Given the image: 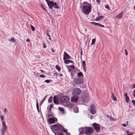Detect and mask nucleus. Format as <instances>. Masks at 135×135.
I'll return each instance as SVG.
<instances>
[{"mask_svg": "<svg viewBox=\"0 0 135 135\" xmlns=\"http://www.w3.org/2000/svg\"><path fill=\"white\" fill-rule=\"evenodd\" d=\"M124 95V96L126 97H128V95H127V94L126 93H125Z\"/></svg>", "mask_w": 135, "mask_h": 135, "instance_id": "5fc2aeb1", "label": "nucleus"}, {"mask_svg": "<svg viewBox=\"0 0 135 135\" xmlns=\"http://www.w3.org/2000/svg\"><path fill=\"white\" fill-rule=\"evenodd\" d=\"M92 126L95 130L96 131L97 133L100 131V126L99 124L94 123L92 124Z\"/></svg>", "mask_w": 135, "mask_h": 135, "instance_id": "0eeeda50", "label": "nucleus"}, {"mask_svg": "<svg viewBox=\"0 0 135 135\" xmlns=\"http://www.w3.org/2000/svg\"><path fill=\"white\" fill-rule=\"evenodd\" d=\"M123 11L121 12L119 14L117 15L116 16V17L117 18H121L123 15Z\"/></svg>", "mask_w": 135, "mask_h": 135, "instance_id": "4468645a", "label": "nucleus"}, {"mask_svg": "<svg viewBox=\"0 0 135 135\" xmlns=\"http://www.w3.org/2000/svg\"><path fill=\"white\" fill-rule=\"evenodd\" d=\"M30 39H27L26 40V41L28 42H30Z\"/></svg>", "mask_w": 135, "mask_h": 135, "instance_id": "052dcab7", "label": "nucleus"}, {"mask_svg": "<svg viewBox=\"0 0 135 135\" xmlns=\"http://www.w3.org/2000/svg\"><path fill=\"white\" fill-rule=\"evenodd\" d=\"M47 4L49 8L52 9L54 6V2L52 1H51L49 2Z\"/></svg>", "mask_w": 135, "mask_h": 135, "instance_id": "9d476101", "label": "nucleus"}, {"mask_svg": "<svg viewBox=\"0 0 135 135\" xmlns=\"http://www.w3.org/2000/svg\"><path fill=\"white\" fill-rule=\"evenodd\" d=\"M79 131L80 132V134H83L84 133V129L83 128H81L79 129Z\"/></svg>", "mask_w": 135, "mask_h": 135, "instance_id": "ddd939ff", "label": "nucleus"}, {"mask_svg": "<svg viewBox=\"0 0 135 135\" xmlns=\"http://www.w3.org/2000/svg\"><path fill=\"white\" fill-rule=\"evenodd\" d=\"M47 97V96H45L44 98L41 101V102L40 103V105H42V103L44 102V101H45V99H46V97Z\"/></svg>", "mask_w": 135, "mask_h": 135, "instance_id": "aec40b11", "label": "nucleus"}, {"mask_svg": "<svg viewBox=\"0 0 135 135\" xmlns=\"http://www.w3.org/2000/svg\"><path fill=\"white\" fill-rule=\"evenodd\" d=\"M53 106L52 104H51L50 105V110H51V108L53 107Z\"/></svg>", "mask_w": 135, "mask_h": 135, "instance_id": "79ce46f5", "label": "nucleus"}, {"mask_svg": "<svg viewBox=\"0 0 135 135\" xmlns=\"http://www.w3.org/2000/svg\"><path fill=\"white\" fill-rule=\"evenodd\" d=\"M92 6H84L83 7L82 12L85 15H88L91 12Z\"/></svg>", "mask_w": 135, "mask_h": 135, "instance_id": "7ed1b4c3", "label": "nucleus"}, {"mask_svg": "<svg viewBox=\"0 0 135 135\" xmlns=\"http://www.w3.org/2000/svg\"><path fill=\"white\" fill-rule=\"evenodd\" d=\"M99 17L100 19H103L104 18V16H99Z\"/></svg>", "mask_w": 135, "mask_h": 135, "instance_id": "8fccbe9b", "label": "nucleus"}, {"mask_svg": "<svg viewBox=\"0 0 135 135\" xmlns=\"http://www.w3.org/2000/svg\"><path fill=\"white\" fill-rule=\"evenodd\" d=\"M83 30H85V32H86V31H87L86 29L84 27L83 28Z\"/></svg>", "mask_w": 135, "mask_h": 135, "instance_id": "0e129e2a", "label": "nucleus"}, {"mask_svg": "<svg viewBox=\"0 0 135 135\" xmlns=\"http://www.w3.org/2000/svg\"><path fill=\"white\" fill-rule=\"evenodd\" d=\"M51 50H52V52H54L55 51H54V50H53V49H51Z\"/></svg>", "mask_w": 135, "mask_h": 135, "instance_id": "774afa93", "label": "nucleus"}, {"mask_svg": "<svg viewBox=\"0 0 135 135\" xmlns=\"http://www.w3.org/2000/svg\"><path fill=\"white\" fill-rule=\"evenodd\" d=\"M83 4H87V6H91V4L88 3L87 2H83Z\"/></svg>", "mask_w": 135, "mask_h": 135, "instance_id": "bb28decb", "label": "nucleus"}, {"mask_svg": "<svg viewBox=\"0 0 135 135\" xmlns=\"http://www.w3.org/2000/svg\"><path fill=\"white\" fill-rule=\"evenodd\" d=\"M96 19H97L96 21H98V20H99V19H100L99 17H97V18H96Z\"/></svg>", "mask_w": 135, "mask_h": 135, "instance_id": "680f3d73", "label": "nucleus"}, {"mask_svg": "<svg viewBox=\"0 0 135 135\" xmlns=\"http://www.w3.org/2000/svg\"><path fill=\"white\" fill-rule=\"evenodd\" d=\"M31 28L32 31H34L35 30V29L34 26H32L31 25Z\"/></svg>", "mask_w": 135, "mask_h": 135, "instance_id": "2f4dec72", "label": "nucleus"}, {"mask_svg": "<svg viewBox=\"0 0 135 135\" xmlns=\"http://www.w3.org/2000/svg\"><path fill=\"white\" fill-rule=\"evenodd\" d=\"M39 6L42 8L43 7H44V6L42 4H39Z\"/></svg>", "mask_w": 135, "mask_h": 135, "instance_id": "de8ad7c7", "label": "nucleus"}, {"mask_svg": "<svg viewBox=\"0 0 135 135\" xmlns=\"http://www.w3.org/2000/svg\"><path fill=\"white\" fill-rule=\"evenodd\" d=\"M2 125L3 126V128L7 129V127L4 121H2Z\"/></svg>", "mask_w": 135, "mask_h": 135, "instance_id": "f3484780", "label": "nucleus"}, {"mask_svg": "<svg viewBox=\"0 0 135 135\" xmlns=\"http://www.w3.org/2000/svg\"><path fill=\"white\" fill-rule=\"evenodd\" d=\"M69 99L68 96H64L60 98V102L62 103H67Z\"/></svg>", "mask_w": 135, "mask_h": 135, "instance_id": "423d86ee", "label": "nucleus"}, {"mask_svg": "<svg viewBox=\"0 0 135 135\" xmlns=\"http://www.w3.org/2000/svg\"><path fill=\"white\" fill-rule=\"evenodd\" d=\"M83 101L84 102L86 103L88 102L89 100V99L87 97L85 98V99H83Z\"/></svg>", "mask_w": 135, "mask_h": 135, "instance_id": "a211bd4d", "label": "nucleus"}, {"mask_svg": "<svg viewBox=\"0 0 135 135\" xmlns=\"http://www.w3.org/2000/svg\"><path fill=\"white\" fill-rule=\"evenodd\" d=\"M52 99L53 97H50L48 100L49 102V103L51 102L52 101Z\"/></svg>", "mask_w": 135, "mask_h": 135, "instance_id": "a878e982", "label": "nucleus"}, {"mask_svg": "<svg viewBox=\"0 0 135 135\" xmlns=\"http://www.w3.org/2000/svg\"><path fill=\"white\" fill-rule=\"evenodd\" d=\"M48 121L50 124L54 123L55 122V120L54 118H50L49 119Z\"/></svg>", "mask_w": 135, "mask_h": 135, "instance_id": "9b49d317", "label": "nucleus"}, {"mask_svg": "<svg viewBox=\"0 0 135 135\" xmlns=\"http://www.w3.org/2000/svg\"><path fill=\"white\" fill-rule=\"evenodd\" d=\"M51 80H46L45 81L47 83H49L50 82Z\"/></svg>", "mask_w": 135, "mask_h": 135, "instance_id": "37998d69", "label": "nucleus"}, {"mask_svg": "<svg viewBox=\"0 0 135 135\" xmlns=\"http://www.w3.org/2000/svg\"><path fill=\"white\" fill-rule=\"evenodd\" d=\"M86 129L85 132V134L87 135H89L91 134L93 132V129L91 127H87L86 128Z\"/></svg>", "mask_w": 135, "mask_h": 135, "instance_id": "39448f33", "label": "nucleus"}, {"mask_svg": "<svg viewBox=\"0 0 135 135\" xmlns=\"http://www.w3.org/2000/svg\"><path fill=\"white\" fill-rule=\"evenodd\" d=\"M96 39L95 38L93 39L92 40V42L91 43V45H93L94 44L95 41Z\"/></svg>", "mask_w": 135, "mask_h": 135, "instance_id": "c85d7f7f", "label": "nucleus"}, {"mask_svg": "<svg viewBox=\"0 0 135 135\" xmlns=\"http://www.w3.org/2000/svg\"><path fill=\"white\" fill-rule=\"evenodd\" d=\"M132 88H135V84H134L133 85Z\"/></svg>", "mask_w": 135, "mask_h": 135, "instance_id": "338daca9", "label": "nucleus"}, {"mask_svg": "<svg viewBox=\"0 0 135 135\" xmlns=\"http://www.w3.org/2000/svg\"><path fill=\"white\" fill-rule=\"evenodd\" d=\"M40 76L41 78H45V76L43 75H40Z\"/></svg>", "mask_w": 135, "mask_h": 135, "instance_id": "49530a36", "label": "nucleus"}, {"mask_svg": "<svg viewBox=\"0 0 135 135\" xmlns=\"http://www.w3.org/2000/svg\"><path fill=\"white\" fill-rule=\"evenodd\" d=\"M1 119L2 120V121H3V117L2 115H1L0 116Z\"/></svg>", "mask_w": 135, "mask_h": 135, "instance_id": "603ef678", "label": "nucleus"}, {"mask_svg": "<svg viewBox=\"0 0 135 135\" xmlns=\"http://www.w3.org/2000/svg\"><path fill=\"white\" fill-rule=\"evenodd\" d=\"M115 95L112 92L111 93V97H114Z\"/></svg>", "mask_w": 135, "mask_h": 135, "instance_id": "864d4df0", "label": "nucleus"}, {"mask_svg": "<svg viewBox=\"0 0 135 135\" xmlns=\"http://www.w3.org/2000/svg\"><path fill=\"white\" fill-rule=\"evenodd\" d=\"M34 74L35 76H38V75H39V74H38V73H37V72H35L34 73Z\"/></svg>", "mask_w": 135, "mask_h": 135, "instance_id": "4c0bfd02", "label": "nucleus"}, {"mask_svg": "<svg viewBox=\"0 0 135 135\" xmlns=\"http://www.w3.org/2000/svg\"><path fill=\"white\" fill-rule=\"evenodd\" d=\"M42 9H44V10H45V11L47 12V10L44 7H43Z\"/></svg>", "mask_w": 135, "mask_h": 135, "instance_id": "bf43d9fd", "label": "nucleus"}, {"mask_svg": "<svg viewBox=\"0 0 135 135\" xmlns=\"http://www.w3.org/2000/svg\"><path fill=\"white\" fill-rule=\"evenodd\" d=\"M53 101L56 104H58V99L56 96H54V97Z\"/></svg>", "mask_w": 135, "mask_h": 135, "instance_id": "2eb2a0df", "label": "nucleus"}, {"mask_svg": "<svg viewBox=\"0 0 135 135\" xmlns=\"http://www.w3.org/2000/svg\"><path fill=\"white\" fill-rule=\"evenodd\" d=\"M96 1L99 4L100 3V1L99 0H96Z\"/></svg>", "mask_w": 135, "mask_h": 135, "instance_id": "4d7b16f0", "label": "nucleus"}, {"mask_svg": "<svg viewBox=\"0 0 135 135\" xmlns=\"http://www.w3.org/2000/svg\"><path fill=\"white\" fill-rule=\"evenodd\" d=\"M49 31L48 30H47L46 31V32H47V36L49 37H50V35L49 34Z\"/></svg>", "mask_w": 135, "mask_h": 135, "instance_id": "a19ab883", "label": "nucleus"}, {"mask_svg": "<svg viewBox=\"0 0 135 135\" xmlns=\"http://www.w3.org/2000/svg\"><path fill=\"white\" fill-rule=\"evenodd\" d=\"M4 112L5 113L7 112V110L6 108H5L4 109Z\"/></svg>", "mask_w": 135, "mask_h": 135, "instance_id": "13d9d810", "label": "nucleus"}, {"mask_svg": "<svg viewBox=\"0 0 135 135\" xmlns=\"http://www.w3.org/2000/svg\"><path fill=\"white\" fill-rule=\"evenodd\" d=\"M124 51H125V54L126 55H127L128 53L127 50L126 49L124 50Z\"/></svg>", "mask_w": 135, "mask_h": 135, "instance_id": "a18cd8bd", "label": "nucleus"}, {"mask_svg": "<svg viewBox=\"0 0 135 135\" xmlns=\"http://www.w3.org/2000/svg\"><path fill=\"white\" fill-rule=\"evenodd\" d=\"M123 126L124 127H126V124H123Z\"/></svg>", "mask_w": 135, "mask_h": 135, "instance_id": "69168bd1", "label": "nucleus"}, {"mask_svg": "<svg viewBox=\"0 0 135 135\" xmlns=\"http://www.w3.org/2000/svg\"><path fill=\"white\" fill-rule=\"evenodd\" d=\"M81 92V90L79 88L74 89L72 91L73 97L71 98V101L73 102H77L79 99L78 96L80 95Z\"/></svg>", "mask_w": 135, "mask_h": 135, "instance_id": "f257e3e1", "label": "nucleus"}, {"mask_svg": "<svg viewBox=\"0 0 135 135\" xmlns=\"http://www.w3.org/2000/svg\"><path fill=\"white\" fill-rule=\"evenodd\" d=\"M83 67V70L85 72H86V67Z\"/></svg>", "mask_w": 135, "mask_h": 135, "instance_id": "09e8293b", "label": "nucleus"}, {"mask_svg": "<svg viewBox=\"0 0 135 135\" xmlns=\"http://www.w3.org/2000/svg\"><path fill=\"white\" fill-rule=\"evenodd\" d=\"M105 7L106 8L108 9H110L109 6L108 5H107V6H105Z\"/></svg>", "mask_w": 135, "mask_h": 135, "instance_id": "c03bdc74", "label": "nucleus"}, {"mask_svg": "<svg viewBox=\"0 0 135 135\" xmlns=\"http://www.w3.org/2000/svg\"><path fill=\"white\" fill-rule=\"evenodd\" d=\"M112 98L113 100L116 101L117 100L116 98L115 97V96H114V97H112Z\"/></svg>", "mask_w": 135, "mask_h": 135, "instance_id": "f704fd0d", "label": "nucleus"}, {"mask_svg": "<svg viewBox=\"0 0 135 135\" xmlns=\"http://www.w3.org/2000/svg\"><path fill=\"white\" fill-rule=\"evenodd\" d=\"M90 113L93 114H95L96 113V111L95 110V106L94 105H91L90 108Z\"/></svg>", "mask_w": 135, "mask_h": 135, "instance_id": "6e6552de", "label": "nucleus"}, {"mask_svg": "<svg viewBox=\"0 0 135 135\" xmlns=\"http://www.w3.org/2000/svg\"><path fill=\"white\" fill-rule=\"evenodd\" d=\"M71 59V57L66 52H64V54L63 60H65L66 59Z\"/></svg>", "mask_w": 135, "mask_h": 135, "instance_id": "1a4fd4ad", "label": "nucleus"}, {"mask_svg": "<svg viewBox=\"0 0 135 135\" xmlns=\"http://www.w3.org/2000/svg\"><path fill=\"white\" fill-rule=\"evenodd\" d=\"M64 60V63L66 64H68L69 63H73V61L69 60Z\"/></svg>", "mask_w": 135, "mask_h": 135, "instance_id": "dca6fc26", "label": "nucleus"}, {"mask_svg": "<svg viewBox=\"0 0 135 135\" xmlns=\"http://www.w3.org/2000/svg\"><path fill=\"white\" fill-rule=\"evenodd\" d=\"M10 41L13 42H14L15 41V40L14 38L13 37H12L10 39Z\"/></svg>", "mask_w": 135, "mask_h": 135, "instance_id": "c9c22d12", "label": "nucleus"}, {"mask_svg": "<svg viewBox=\"0 0 135 135\" xmlns=\"http://www.w3.org/2000/svg\"><path fill=\"white\" fill-rule=\"evenodd\" d=\"M46 2L47 3V4H48V3H49V2H50V0H45Z\"/></svg>", "mask_w": 135, "mask_h": 135, "instance_id": "6e6d98bb", "label": "nucleus"}, {"mask_svg": "<svg viewBox=\"0 0 135 135\" xmlns=\"http://www.w3.org/2000/svg\"><path fill=\"white\" fill-rule=\"evenodd\" d=\"M43 47L44 48H46V44L44 42L43 43Z\"/></svg>", "mask_w": 135, "mask_h": 135, "instance_id": "ea45409f", "label": "nucleus"}, {"mask_svg": "<svg viewBox=\"0 0 135 135\" xmlns=\"http://www.w3.org/2000/svg\"><path fill=\"white\" fill-rule=\"evenodd\" d=\"M97 26H98L102 27H105V26L104 25L101 24L100 23H97Z\"/></svg>", "mask_w": 135, "mask_h": 135, "instance_id": "b1692460", "label": "nucleus"}, {"mask_svg": "<svg viewBox=\"0 0 135 135\" xmlns=\"http://www.w3.org/2000/svg\"><path fill=\"white\" fill-rule=\"evenodd\" d=\"M59 110L60 111L62 112L63 113H64L65 111H64V110L63 108L60 107H59Z\"/></svg>", "mask_w": 135, "mask_h": 135, "instance_id": "4be33fe9", "label": "nucleus"}, {"mask_svg": "<svg viewBox=\"0 0 135 135\" xmlns=\"http://www.w3.org/2000/svg\"><path fill=\"white\" fill-rule=\"evenodd\" d=\"M47 116L48 117H51L53 116L52 115L51 113L48 114Z\"/></svg>", "mask_w": 135, "mask_h": 135, "instance_id": "58836bf2", "label": "nucleus"}, {"mask_svg": "<svg viewBox=\"0 0 135 135\" xmlns=\"http://www.w3.org/2000/svg\"><path fill=\"white\" fill-rule=\"evenodd\" d=\"M52 129L56 131H60L62 132H65L67 133L68 132L60 124H55L52 125L50 127Z\"/></svg>", "mask_w": 135, "mask_h": 135, "instance_id": "f03ea898", "label": "nucleus"}, {"mask_svg": "<svg viewBox=\"0 0 135 135\" xmlns=\"http://www.w3.org/2000/svg\"><path fill=\"white\" fill-rule=\"evenodd\" d=\"M90 23L92 24H93L95 26H97V23H96L95 22H90Z\"/></svg>", "mask_w": 135, "mask_h": 135, "instance_id": "e433bc0d", "label": "nucleus"}, {"mask_svg": "<svg viewBox=\"0 0 135 135\" xmlns=\"http://www.w3.org/2000/svg\"><path fill=\"white\" fill-rule=\"evenodd\" d=\"M82 53H83V52H82V49H81V53H80V55H81L82 54Z\"/></svg>", "mask_w": 135, "mask_h": 135, "instance_id": "e2e57ef3", "label": "nucleus"}, {"mask_svg": "<svg viewBox=\"0 0 135 135\" xmlns=\"http://www.w3.org/2000/svg\"><path fill=\"white\" fill-rule=\"evenodd\" d=\"M55 68L59 71L61 70V68L60 67L57 65H56L55 66Z\"/></svg>", "mask_w": 135, "mask_h": 135, "instance_id": "5701e85b", "label": "nucleus"}, {"mask_svg": "<svg viewBox=\"0 0 135 135\" xmlns=\"http://www.w3.org/2000/svg\"><path fill=\"white\" fill-rule=\"evenodd\" d=\"M52 131L54 133L55 135H63V133H62L57 132V133H56L53 131Z\"/></svg>", "mask_w": 135, "mask_h": 135, "instance_id": "412c9836", "label": "nucleus"}, {"mask_svg": "<svg viewBox=\"0 0 135 135\" xmlns=\"http://www.w3.org/2000/svg\"><path fill=\"white\" fill-rule=\"evenodd\" d=\"M84 81L83 78H75L74 79V82L75 85L82 84Z\"/></svg>", "mask_w": 135, "mask_h": 135, "instance_id": "20e7f679", "label": "nucleus"}, {"mask_svg": "<svg viewBox=\"0 0 135 135\" xmlns=\"http://www.w3.org/2000/svg\"><path fill=\"white\" fill-rule=\"evenodd\" d=\"M54 6H55L54 8H55L56 9H59V7L58 6H57V3L56 2H55L54 3Z\"/></svg>", "mask_w": 135, "mask_h": 135, "instance_id": "393cba45", "label": "nucleus"}, {"mask_svg": "<svg viewBox=\"0 0 135 135\" xmlns=\"http://www.w3.org/2000/svg\"><path fill=\"white\" fill-rule=\"evenodd\" d=\"M132 102L133 103L134 105H135V100H132Z\"/></svg>", "mask_w": 135, "mask_h": 135, "instance_id": "3c124183", "label": "nucleus"}, {"mask_svg": "<svg viewBox=\"0 0 135 135\" xmlns=\"http://www.w3.org/2000/svg\"><path fill=\"white\" fill-rule=\"evenodd\" d=\"M129 98L128 96L126 97V101L127 103L129 102Z\"/></svg>", "mask_w": 135, "mask_h": 135, "instance_id": "cd10ccee", "label": "nucleus"}, {"mask_svg": "<svg viewBox=\"0 0 135 135\" xmlns=\"http://www.w3.org/2000/svg\"><path fill=\"white\" fill-rule=\"evenodd\" d=\"M7 129L3 128H2L1 129V134L2 135H5V132H6L7 130Z\"/></svg>", "mask_w": 135, "mask_h": 135, "instance_id": "f8f14e48", "label": "nucleus"}, {"mask_svg": "<svg viewBox=\"0 0 135 135\" xmlns=\"http://www.w3.org/2000/svg\"><path fill=\"white\" fill-rule=\"evenodd\" d=\"M36 107L37 108V109L38 111L39 112V107H38V102H36Z\"/></svg>", "mask_w": 135, "mask_h": 135, "instance_id": "c756f323", "label": "nucleus"}, {"mask_svg": "<svg viewBox=\"0 0 135 135\" xmlns=\"http://www.w3.org/2000/svg\"><path fill=\"white\" fill-rule=\"evenodd\" d=\"M126 133L128 135H132L133 134V133H130L128 130L127 131Z\"/></svg>", "mask_w": 135, "mask_h": 135, "instance_id": "7c9ffc66", "label": "nucleus"}, {"mask_svg": "<svg viewBox=\"0 0 135 135\" xmlns=\"http://www.w3.org/2000/svg\"><path fill=\"white\" fill-rule=\"evenodd\" d=\"M82 66L83 67H86L85 62L83 61H82Z\"/></svg>", "mask_w": 135, "mask_h": 135, "instance_id": "473e14b6", "label": "nucleus"}, {"mask_svg": "<svg viewBox=\"0 0 135 135\" xmlns=\"http://www.w3.org/2000/svg\"><path fill=\"white\" fill-rule=\"evenodd\" d=\"M78 76L79 77H81V76L83 77H84V75L81 72H80L78 74Z\"/></svg>", "mask_w": 135, "mask_h": 135, "instance_id": "6ab92c4d", "label": "nucleus"}, {"mask_svg": "<svg viewBox=\"0 0 135 135\" xmlns=\"http://www.w3.org/2000/svg\"><path fill=\"white\" fill-rule=\"evenodd\" d=\"M69 67L71 69H72L73 70L75 68L74 66L73 65H71V66H69Z\"/></svg>", "mask_w": 135, "mask_h": 135, "instance_id": "72a5a7b5", "label": "nucleus"}]
</instances>
